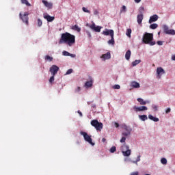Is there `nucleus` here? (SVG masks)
<instances>
[{
	"instance_id": "obj_16",
	"label": "nucleus",
	"mask_w": 175,
	"mask_h": 175,
	"mask_svg": "<svg viewBox=\"0 0 175 175\" xmlns=\"http://www.w3.org/2000/svg\"><path fill=\"white\" fill-rule=\"evenodd\" d=\"M42 3H44V6H46V8H48V9L53 8V4L51 3H49L46 0H42Z\"/></svg>"
},
{
	"instance_id": "obj_15",
	"label": "nucleus",
	"mask_w": 175,
	"mask_h": 175,
	"mask_svg": "<svg viewBox=\"0 0 175 175\" xmlns=\"http://www.w3.org/2000/svg\"><path fill=\"white\" fill-rule=\"evenodd\" d=\"M143 18H144V16L143 15V14H140L137 15V21L139 25H140V24H142V23L143 21Z\"/></svg>"
},
{
	"instance_id": "obj_31",
	"label": "nucleus",
	"mask_w": 175,
	"mask_h": 175,
	"mask_svg": "<svg viewBox=\"0 0 175 175\" xmlns=\"http://www.w3.org/2000/svg\"><path fill=\"white\" fill-rule=\"evenodd\" d=\"M131 33H132V29H127L126 35L128 38H131Z\"/></svg>"
},
{
	"instance_id": "obj_53",
	"label": "nucleus",
	"mask_w": 175,
	"mask_h": 175,
	"mask_svg": "<svg viewBox=\"0 0 175 175\" xmlns=\"http://www.w3.org/2000/svg\"><path fill=\"white\" fill-rule=\"evenodd\" d=\"M172 61H175V55L172 56Z\"/></svg>"
},
{
	"instance_id": "obj_27",
	"label": "nucleus",
	"mask_w": 175,
	"mask_h": 175,
	"mask_svg": "<svg viewBox=\"0 0 175 175\" xmlns=\"http://www.w3.org/2000/svg\"><path fill=\"white\" fill-rule=\"evenodd\" d=\"M163 29L164 33H166V35H167V31H170L169 27L166 25H164L163 26Z\"/></svg>"
},
{
	"instance_id": "obj_56",
	"label": "nucleus",
	"mask_w": 175,
	"mask_h": 175,
	"mask_svg": "<svg viewBox=\"0 0 175 175\" xmlns=\"http://www.w3.org/2000/svg\"><path fill=\"white\" fill-rule=\"evenodd\" d=\"M158 35H161V31H159V32H158Z\"/></svg>"
},
{
	"instance_id": "obj_45",
	"label": "nucleus",
	"mask_w": 175,
	"mask_h": 175,
	"mask_svg": "<svg viewBox=\"0 0 175 175\" xmlns=\"http://www.w3.org/2000/svg\"><path fill=\"white\" fill-rule=\"evenodd\" d=\"M73 70L72 69H69L67 70V72H66V75H70V73H72Z\"/></svg>"
},
{
	"instance_id": "obj_34",
	"label": "nucleus",
	"mask_w": 175,
	"mask_h": 175,
	"mask_svg": "<svg viewBox=\"0 0 175 175\" xmlns=\"http://www.w3.org/2000/svg\"><path fill=\"white\" fill-rule=\"evenodd\" d=\"M140 158H142V156L139 154L137 156L136 161H133V163H136V165H137V162H140Z\"/></svg>"
},
{
	"instance_id": "obj_43",
	"label": "nucleus",
	"mask_w": 175,
	"mask_h": 175,
	"mask_svg": "<svg viewBox=\"0 0 175 175\" xmlns=\"http://www.w3.org/2000/svg\"><path fill=\"white\" fill-rule=\"evenodd\" d=\"M80 91H81V88L80 87H77L75 90V92L78 93Z\"/></svg>"
},
{
	"instance_id": "obj_8",
	"label": "nucleus",
	"mask_w": 175,
	"mask_h": 175,
	"mask_svg": "<svg viewBox=\"0 0 175 175\" xmlns=\"http://www.w3.org/2000/svg\"><path fill=\"white\" fill-rule=\"evenodd\" d=\"M59 70V67L55 65H53L50 68V72L52 73V75L55 76L56 73H58V71Z\"/></svg>"
},
{
	"instance_id": "obj_32",
	"label": "nucleus",
	"mask_w": 175,
	"mask_h": 175,
	"mask_svg": "<svg viewBox=\"0 0 175 175\" xmlns=\"http://www.w3.org/2000/svg\"><path fill=\"white\" fill-rule=\"evenodd\" d=\"M140 62H142V60H140V59L135 60L132 62V65H133V66H136V65H139V64H140Z\"/></svg>"
},
{
	"instance_id": "obj_26",
	"label": "nucleus",
	"mask_w": 175,
	"mask_h": 175,
	"mask_svg": "<svg viewBox=\"0 0 175 175\" xmlns=\"http://www.w3.org/2000/svg\"><path fill=\"white\" fill-rule=\"evenodd\" d=\"M116 42L114 41V36H111V40L108 41V44H112V46H114V44Z\"/></svg>"
},
{
	"instance_id": "obj_5",
	"label": "nucleus",
	"mask_w": 175,
	"mask_h": 175,
	"mask_svg": "<svg viewBox=\"0 0 175 175\" xmlns=\"http://www.w3.org/2000/svg\"><path fill=\"white\" fill-rule=\"evenodd\" d=\"M28 16H29V12H25L24 14H22L21 12L19 14V17L21 20H22L23 23L26 24V25H28L29 24V18L28 17Z\"/></svg>"
},
{
	"instance_id": "obj_7",
	"label": "nucleus",
	"mask_w": 175,
	"mask_h": 175,
	"mask_svg": "<svg viewBox=\"0 0 175 175\" xmlns=\"http://www.w3.org/2000/svg\"><path fill=\"white\" fill-rule=\"evenodd\" d=\"M87 27H89L90 29L94 31V32H100V29H102V27L100 26H96L95 24L93 23L92 25H89L87 24Z\"/></svg>"
},
{
	"instance_id": "obj_33",
	"label": "nucleus",
	"mask_w": 175,
	"mask_h": 175,
	"mask_svg": "<svg viewBox=\"0 0 175 175\" xmlns=\"http://www.w3.org/2000/svg\"><path fill=\"white\" fill-rule=\"evenodd\" d=\"M167 35H175V30L174 29H170L167 32Z\"/></svg>"
},
{
	"instance_id": "obj_28",
	"label": "nucleus",
	"mask_w": 175,
	"mask_h": 175,
	"mask_svg": "<svg viewBox=\"0 0 175 175\" xmlns=\"http://www.w3.org/2000/svg\"><path fill=\"white\" fill-rule=\"evenodd\" d=\"M131 132L126 131V132H123L122 135L124 137H129V136H131Z\"/></svg>"
},
{
	"instance_id": "obj_42",
	"label": "nucleus",
	"mask_w": 175,
	"mask_h": 175,
	"mask_svg": "<svg viewBox=\"0 0 175 175\" xmlns=\"http://www.w3.org/2000/svg\"><path fill=\"white\" fill-rule=\"evenodd\" d=\"M120 12H123L124 13H125V12H126V6L123 5L122 7V9H121Z\"/></svg>"
},
{
	"instance_id": "obj_20",
	"label": "nucleus",
	"mask_w": 175,
	"mask_h": 175,
	"mask_svg": "<svg viewBox=\"0 0 175 175\" xmlns=\"http://www.w3.org/2000/svg\"><path fill=\"white\" fill-rule=\"evenodd\" d=\"M131 85L133 88H140V84L136 81L132 82Z\"/></svg>"
},
{
	"instance_id": "obj_37",
	"label": "nucleus",
	"mask_w": 175,
	"mask_h": 175,
	"mask_svg": "<svg viewBox=\"0 0 175 175\" xmlns=\"http://www.w3.org/2000/svg\"><path fill=\"white\" fill-rule=\"evenodd\" d=\"M116 150H117V148H116V146H112L110 148V152H111V154L116 152Z\"/></svg>"
},
{
	"instance_id": "obj_22",
	"label": "nucleus",
	"mask_w": 175,
	"mask_h": 175,
	"mask_svg": "<svg viewBox=\"0 0 175 175\" xmlns=\"http://www.w3.org/2000/svg\"><path fill=\"white\" fill-rule=\"evenodd\" d=\"M137 100L140 103V105H147V103H148V102L145 101L143 98H138Z\"/></svg>"
},
{
	"instance_id": "obj_39",
	"label": "nucleus",
	"mask_w": 175,
	"mask_h": 175,
	"mask_svg": "<svg viewBox=\"0 0 175 175\" xmlns=\"http://www.w3.org/2000/svg\"><path fill=\"white\" fill-rule=\"evenodd\" d=\"M139 13H141V14H143V13L144 12V7L143 6L140 7L139 9Z\"/></svg>"
},
{
	"instance_id": "obj_11",
	"label": "nucleus",
	"mask_w": 175,
	"mask_h": 175,
	"mask_svg": "<svg viewBox=\"0 0 175 175\" xmlns=\"http://www.w3.org/2000/svg\"><path fill=\"white\" fill-rule=\"evenodd\" d=\"M133 109H134L135 111H136V112H137V111H144L146 110H148V108L146 106H141V107L134 106Z\"/></svg>"
},
{
	"instance_id": "obj_55",
	"label": "nucleus",
	"mask_w": 175,
	"mask_h": 175,
	"mask_svg": "<svg viewBox=\"0 0 175 175\" xmlns=\"http://www.w3.org/2000/svg\"><path fill=\"white\" fill-rule=\"evenodd\" d=\"M102 142H103V143H105V142H106V139L105 138H103Z\"/></svg>"
},
{
	"instance_id": "obj_3",
	"label": "nucleus",
	"mask_w": 175,
	"mask_h": 175,
	"mask_svg": "<svg viewBox=\"0 0 175 175\" xmlns=\"http://www.w3.org/2000/svg\"><path fill=\"white\" fill-rule=\"evenodd\" d=\"M92 126H94L96 131H102L103 129V124L102 122H99L97 120H93L90 122Z\"/></svg>"
},
{
	"instance_id": "obj_48",
	"label": "nucleus",
	"mask_w": 175,
	"mask_h": 175,
	"mask_svg": "<svg viewBox=\"0 0 175 175\" xmlns=\"http://www.w3.org/2000/svg\"><path fill=\"white\" fill-rule=\"evenodd\" d=\"M172 111V109L170 108H167L165 111L166 114H168V113H170Z\"/></svg>"
},
{
	"instance_id": "obj_44",
	"label": "nucleus",
	"mask_w": 175,
	"mask_h": 175,
	"mask_svg": "<svg viewBox=\"0 0 175 175\" xmlns=\"http://www.w3.org/2000/svg\"><path fill=\"white\" fill-rule=\"evenodd\" d=\"M126 140V137H122V139H120V143H125Z\"/></svg>"
},
{
	"instance_id": "obj_35",
	"label": "nucleus",
	"mask_w": 175,
	"mask_h": 175,
	"mask_svg": "<svg viewBox=\"0 0 175 175\" xmlns=\"http://www.w3.org/2000/svg\"><path fill=\"white\" fill-rule=\"evenodd\" d=\"M38 27H42L43 25V22L40 20V18L38 19L37 21Z\"/></svg>"
},
{
	"instance_id": "obj_13",
	"label": "nucleus",
	"mask_w": 175,
	"mask_h": 175,
	"mask_svg": "<svg viewBox=\"0 0 175 175\" xmlns=\"http://www.w3.org/2000/svg\"><path fill=\"white\" fill-rule=\"evenodd\" d=\"M100 58L103 59V61H106V59H110L111 58V55L110 54L109 52L103 54L100 56Z\"/></svg>"
},
{
	"instance_id": "obj_19",
	"label": "nucleus",
	"mask_w": 175,
	"mask_h": 175,
	"mask_svg": "<svg viewBox=\"0 0 175 175\" xmlns=\"http://www.w3.org/2000/svg\"><path fill=\"white\" fill-rule=\"evenodd\" d=\"M148 118L154 122H158V121H159L158 118L154 117L152 115H148Z\"/></svg>"
},
{
	"instance_id": "obj_25",
	"label": "nucleus",
	"mask_w": 175,
	"mask_h": 175,
	"mask_svg": "<svg viewBox=\"0 0 175 175\" xmlns=\"http://www.w3.org/2000/svg\"><path fill=\"white\" fill-rule=\"evenodd\" d=\"M72 29H73V31H77V32H80L81 31V29H80L77 25L72 26Z\"/></svg>"
},
{
	"instance_id": "obj_36",
	"label": "nucleus",
	"mask_w": 175,
	"mask_h": 175,
	"mask_svg": "<svg viewBox=\"0 0 175 175\" xmlns=\"http://www.w3.org/2000/svg\"><path fill=\"white\" fill-rule=\"evenodd\" d=\"M45 59L46 61H49V62H51V61H53V57H51L50 55H46L45 57Z\"/></svg>"
},
{
	"instance_id": "obj_23",
	"label": "nucleus",
	"mask_w": 175,
	"mask_h": 175,
	"mask_svg": "<svg viewBox=\"0 0 175 175\" xmlns=\"http://www.w3.org/2000/svg\"><path fill=\"white\" fill-rule=\"evenodd\" d=\"M123 129H124V131H126V132H132V128L126 126V124L123 125Z\"/></svg>"
},
{
	"instance_id": "obj_49",
	"label": "nucleus",
	"mask_w": 175,
	"mask_h": 175,
	"mask_svg": "<svg viewBox=\"0 0 175 175\" xmlns=\"http://www.w3.org/2000/svg\"><path fill=\"white\" fill-rule=\"evenodd\" d=\"M130 175H139V172H133Z\"/></svg>"
},
{
	"instance_id": "obj_29",
	"label": "nucleus",
	"mask_w": 175,
	"mask_h": 175,
	"mask_svg": "<svg viewBox=\"0 0 175 175\" xmlns=\"http://www.w3.org/2000/svg\"><path fill=\"white\" fill-rule=\"evenodd\" d=\"M21 3H23V5H26V6H31V3L28 2V0H21Z\"/></svg>"
},
{
	"instance_id": "obj_46",
	"label": "nucleus",
	"mask_w": 175,
	"mask_h": 175,
	"mask_svg": "<svg viewBox=\"0 0 175 175\" xmlns=\"http://www.w3.org/2000/svg\"><path fill=\"white\" fill-rule=\"evenodd\" d=\"M157 44L159 46H162V44H163V41H157Z\"/></svg>"
},
{
	"instance_id": "obj_38",
	"label": "nucleus",
	"mask_w": 175,
	"mask_h": 175,
	"mask_svg": "<svg viewBox=\"0 0 175 175\" xmlns=\"http://www.w3.org/2000/svg\"><path fill=\"white\" fill-rule=\"evenodd\" d=\"M161 162L163 165H166V163H167V160L165 158H162Z\"/></svg>"
},
{
	"instance_id": "obj_40",
	"label": "nucleus",
	"mask_w": 175,
	"mask_h": 175,
	"mask_svg": "<svg viewBox=\"0 0 175 175\" xmlns=\"http://www.w3.org/2000/svg\"><path fill=\"white\" fill-rule=\"evenodd\" d=\"M82 10L85 13H91V12L90 10H88L87 8H85V7H83Z\"/></svg>"
},
{
	"instance_id": "obj_4",
	"label": "nucleus",
	"mask_w": 175,
	"mask_h": 175,
	"mask_svg": "<svg viewBox=\"0 0 175 175\" xmlns=\"http://www.w3.org/2000/svg\"><path fill=\"white\" fill-rule=\"evenodd\" d=\"M80 134L83 136L84 140L91 144V146H95V143L92 142V138L86 132L81 131Z\"/></svg>"
},
{
	"instance_id": "obj_50",
	"label": "nucleus",
	"mask_w": 175,
	"mask_h": 175,
	"mask_svg": "<svg viewBox=\"0 0 175 175\" xmlns=\"http://www.w3.org/2000/svg\"><path fill=\"white\" fill-rule=\"evenodd\" d=\"M78 114H79L80 117H83V113L80 110L78 111Z\"/></svg>"
},
{
	"instance_id": "obj_41",
	"label": "nucleus",
	"mask_w": 175,
	"mask_h": 175,
	"mask_svg": "<svg viewBox=\"0 0 175 175\" xmlns=\"http://www.w3.org/2000/svg\"><path fill=\"white\" fill-rule=\"evenodd\" d=\"M112 88H113V90H120V88H121V86H120V85H115Z\"/></svg>"
},
{
	"instance_id": "obj_10",
	"label": "nucleus",
	"mask_w": 175,
	"mask_h": 175,
	"mask_svg": "<svg viewBox=\"0 0 175 175\" xmlns=\"http://www.w3.org/2000/svg\"><path fill=\"white\" fill-rule=\"evenodd\" d=\"M157 79H161V76H162V75H165V70H163V68H162L161 67L157 68Z\"/></svg>"
},
{
	"instance_id": "obj_18",
	"label": "nucleus",
	"mask_w": 175,
	"mask_h": 175,
	"mask_svg": "<svg viewBox=\"0 0 175 175\" xmlns=\"http://www.w3.org/2000/svg\"><path fill=\"white\" fill-rule=\"evenodd\" d=\"M132 53L131 52V50H128L126 52V54H125V58L127 61H129V59H131V55Z\"/></svg>"
},
{
	"instance_id": "obj_21",
	"label": "nucleus",
	"mask_w": 175,
	"mask_h": 175,
	"mask_svg": "<svg viewBox=\"0 0 175 175\" xmlns=\"http://www.w3.org/2000/svg\"><path fill=\"white\" fill-rule=\"evenodd\" d=\"M62 54H63V55H64L65 57H75V55H73V54H70V53H69V52H68V51H63L62 52Z\"/></svg>"
},
{
	"instance_id": "obj_2",
	"label": "nucleus",
	"mask_w": 175,
	"mask_h": 175,
	"mask_svg": "<svg viewBox=\"0 0 175 175\" xmlns=\"http://www.w3.org/2000/svg\"><path fill=\"white\" fill-rule=\"evenodd\" d=\"M154 39V35L150 33H146L143 37V42L145 44H150V46H154L155 41H152Z\"/></svg>"
},
{
	"instance_id": "obj_51",
	"label": "nucleus",
	"mask_w": 175,
	"mask_h": 175,
	"mask_svg": "<svg viewBox=\"0 0 175 175\" xmlns=\"http://www.w3.org/2000/svg\"><path fill=\"white\" fill-rule=\"evenodd\" d=\"M114 125H115L116 128H118V126H120V124L117 122H114Z\"/></svg>"
},
{
	"instance_id": "obj_1",
	"label": "nucleus",
	"mask_w": 175,
	"mask_h": 175,
	"mask_svg": "<svg viewBox=\"0 0 175 175\" xmlns=\"http://www.w3.org/2000/svg\"><path fill=\"white\" fill-rule=\"evenodd\" d=\"M59 43V44H62V43H66V44L72 46L76 43V36L68 32L63 33L61 36Z\"/></svg>"
},
{
	"instance_id": "obj_30",
	"label": "nucleus",
	"mask_w": 175,
	"mask_h": 175,
	"mask_svg": "<svg viewBox=\"0 0 175 175\" xmlns=\"http://www.w3.org/2000/svg\"><path fill=\"white\" fill-rule=\"evenodd\" d=\"M150 29H157V28H158V24L153 23L150 25Z\"/></svg>"
},
{
	"instance_id": "obj_47",
	"label": "nucleus",
	"mask_w": 175,
	"mask_h": 175,
	"mask_svg": "<svg viewBox=\"0 0 175 175\" xmlns=\"http://www.w3.org/2000/svg\"><path fill=\"white\" fill-rule=\"evenodd\" d=\"M53 81H54V75H52L49 79L50 83H53Z\"/></svg>"
},
{
	"instance_id": "obj_9",
	"label": "nucleus",
	"mask_w": 175,
	"mask_h": 175,
	"mask_svg": "<svg viewBox=\"0 0 175 175\" xmlns=\"http://www.w3.org/2000/svg\"><path fill=\"white\" fill-rule=\"evenodd\" d=\"M103 35H105V36H109V35L110 36H114V31L105 29V30L103 31Z\"/></svg>"
},
{
	"instance_id": "obj_14",
	"label": "nucleus",
	"mask_w": 175,
	"mask_h": 175,
	"mask_svg": "<svg viewBox=\"0 0 175 175\" xmlns=\"http://www.w3.org/2000/svg\"><path fill=\"white\" fill-rule=\"evenodd\" d=\"M89 80L88 81H86L85 83V87L89 88V87H92V83H94V81L92 80V77H89Z\"/></svg>"
},
{
	"instance_id": "obj_17",
	"label": "nucleus",
	"mask_w": 175,
	"mask_h": 175,
	"mask_svg": "<svg viewBox=\"0 0 175 175\" xmlns=\"http://www.w3.org/2000/svg\"><path fill=\"white\" fill-rule=\"evenodd\" d=\"M44 18H45V20H46L49 23H51V21H54L55 18L50 15H45L44 16Z\"/></svg>"
},
{
	"instance_id": "obj_24",
	"label": "nucleus",
	"mask_w": 175,
	"mask_h": 175,
	"mask_svg": "<svg viewBox=\"0 0 175 175\" xmlns=\"http://www.w3.org/2000/svg\"><path fill=\"white\" fill-rule=\"evenodd\" d=\"M139 118H140L142 121H146V120H148L147 115H139Z\"/></svg>"
},
{
	"instance_id": "obj_54",
	"label": "nucleus",
	"mask_w": 175,
	"mask_h": 175,
	"mask_svg": "<svg viewBox=\"0 0 175 175\" xmlns=\"http://www.w3.org/2000/svg\"><path fill=\"white\" fill-rule=\"evenodd\" d=\"M153 109H155V110H157V109L158 108V107H157V105H153Z\"/></svg>"
},
{
	"instance_id": "obj_6",
	"label": "nucleus",
	"mask_w": 175,
	"mask_h": 175,
	"mask_svg": "<svg viewBox=\"0 0 175 175\" xmlns=\"http://www.w3.org/2000/svg\"><path fill=\"white\" fill-rule=\"evenodd\" d=\"M122 152L124 157H129L131 155V150L129 149L128 145H123L122 146Z\"/></svg>"
},
{
	"instance_id": "obj_52",
	"label": "nucleus",
	"mask_w": 175,
	"mask_h": 175,
	"mask_svg": "<svg viewBox=\"0 0 175 175\" xmlns=\"http://www.w3.org/2000/svg\"><path fill=\"white\" fill-rule=\"evenodd\" d=\"M135 3H140L142 2V0H134Z\"/></svg>"
},
{
	"instance_id": "obj_12",
	"label": "nucleus",
	"mask_w": 175,
	"mask_h": 175,
	"mask_svg": "<svg viewBox=\"0 0 175 175\" xmlns=\"http://www.w3.org/2000/svg\"><path fill=\"white\" fill-rule=\"evenodd\" d=\"M158 18H159V16L157 14L151 16L149 19V24H152V23H155V21H158Z\"/></svg>"
}]
</instances>
